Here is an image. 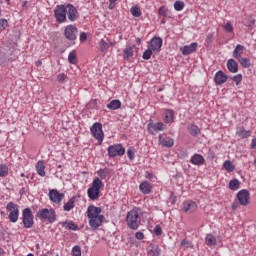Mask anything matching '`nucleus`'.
I'll list each match as a JSON object with an SVG mask.
<instances>
[{
  "label": "nucleus",
  "mask_w": 256,
  "mask_h": 256,
  "mask_svg": "<svg viewBox=\"0 0 256 256\" xmlns=\"http://www.w3.org/2000/svg\"><path fill=\"white\" fill-rule=\"evenodd\" d=\"M101 211V207H96L94 205H90L87 208V217L89 219V225L92 227V229H99V227L103 225L105 216L101 214Z\"/></svg>",
  "instance_id": "nucleus-1"
},
{
  "label": "nucleus",
  "mask_w": 256,
  "mask_h": 256,
  "mask_svg": "<svg viewBox=\"0 0 256 256\" xmlns=\"http://www.w3.org/2000/svg\"><path fill=\"white\" fill-rule=\"evenodd\" d=\"M142 215L143 212L139 208H133L127 213L126 224L129 227V229H133L134 231H136V229H139V225H141Z\"/></svg>",
  "instance_id": "nucleus-2"
},
{
  "label": "nucleus",
  "mask_w": 256,
  "mask_h": 256,
  "mask_svg": "<svg viewBox=\"0 0 256 256\" xmlns=\"http://www.w3.org/2000/svg\"><path fill=\"white\" fill-rule=\"evenodd\" d=\"M105 187V184L99 177H95L92 181L91 187L87 190L88 198L91 201H97L101 197V189Z\"/></svg>",
  "instance_id": "nucleus-3"
},
{
  "label": "nucleus",
  "mask_w": 256,
  "mask_h": 256,
  "mask_svg": "<svg viewBox=\"0 0 256 256\" xmlns=\"http://www.w3.org/2000/svg\"><path fill=\"white\" fill-rule=\"evenodd\" d=\"M36 217L40 219V221H48V223H55L57 221V212L53 208H43L39 210L36 214Z\"/></svg>",
  "instance_id": "nucleus-4"
},
{
  "label": "nucleus",
  "mask_w": 256,
  "mask_h": 256,
  "mask_svg": "<svg viewBox=\"0 0 256 256\" xmlns=\"http://www.w3.org/2000/svg\"><path fill=\"white\" fill-rule=\"evenodd\" d=\"M92 137L98 141L99 145L103 144V139H105V133H103V124L95 122L90 128Z\"/></svg>",
  "instance_id": "nucleus-5"
},
{
  "label": "nucleus",
  "mask_w": 256,
  "mask_h": 256,
  "mask_svg": "<svg viewBox=\"0 0 256 256\" xmlns=\"http://www.w3.org/2000/svg\"><path fill=\"white\" fill-rule=\"evenodd\" d=\"M22 223L25 229H31L35 225L33 211L30 208H25L22 211Z\"/></svg>",
  "instance_id": "nucleus-6"
},
{
  "label": "nucleus",
  "mask_w": 256,
  "mask_h": 256,
  "mask_svg": "<svg viewBox=\"0 0 256 256\" xmlns=\"http://www.w3.org/2000/svg\"><path fill=\"white\" fill-rule=\"evenodd\" d=\"M6 209L9 211L8 219H10V222L17 223L19 221V205L15 202H9Z\"/></svg>",
  "instance_id": "nucleus-7"
},
{
  "label": "nucleus",
  "mask_w": 256,
  "mask_h": 256,
  "mask_svg": "<svg viewBox=\"0 0 256 256\" xmlns=\"http://www.w3.org/2000/svg\"><path fill=\"white\" fill-rule=\"evenodd\" d=\"M108 157H123L125 155V147L122 144L110 145L107 149Z\"/></svg>",
  "instance_id": "nucleus-8"
},
{
  "label": "nucleus",
  "mask_w": 256,
  "mask_h": 256,
  "mask_svg": "<svg viewBox=\"0 0 256 256\" xmlns=\"http://www.w3.org/2000/svg\"><path fill=\"white\" fill-rule=\"evenodd\" d=\"M54 16L58 23H65L67 21V8L65 5H57L54 10Z\"/></svg>",
  "instance_id": "nucleus-9"
},
{
  "label": "nucleus",
  "mask_w": 256,
  "mask_h": 256,
  "mask_svg": "<svg viewBox=\"0 0 256 256\" xmlns=\"http://www.w3.org/2000/svg\"><path fill=\"white\" fill-rule=\"evenodd\" d=\"M78 33L79 29L73 24L67 25L64 29V37L68 39V41H76Z\"/></svg>",
  "instance_id": "nucleus-10"
},
{
  "label": "nucleus",
  "mask_w": 256,
  "mask_h": 256,
  "mask_svg": "<svg viewBox=\"0 0 256 256\" xmlns=\"http://www.w3.org/2000/svg\"><path fill=\"white\" fill-rule=\"evenodd\" d=\"M48 197L55 205H61V201L65 199V194L59 192L57 189H51L49 190Z\"/></svg>",
  "instance_id": "nucleus-11"
},
{
  "label": "nucleus",
  "mask_w": 256,
  "mask_h": 256,
  "mask_svg": "<svg viewBox=\"0 0 256 256\" xmlns=\"http://www.w3.org/2000/svg\"><path fill=\"white\" fill-rule=\"evenodd\" d=\"M167 129V125H165L163 122H150L147 125V130L150 135H156L158 131H165Z\"/></svg>",
  "instance_id": "nucleus-12"
},
{
  "label": "nucleus",
  "mask_w": 256,
  "mask_h": 256,
  "mask_svg": "<svg viewBox=\"0 0 256 256\" xmlns=\"http://www.w3.org/2000/svg\"><path fill=\"white\" fill-rule=\"evenodd\" d=\"M66 15L71 22H75L77 19H79V12L72 4L66 5Z\"/></svg>",
  "instance_id": "nucleus-13"
},
{
  "label": "nucleus",
  "mask_w": 256,
  "mask_h": 256,
  "mask_svg": "<svg viewBox=\"0 0 256 256\" xmlns=\"http://www.w3.org/2000/svg\"><path fill=\"white\" fill-rule=\"evenodd\" d=\"M237 199H238V203H240V205H242L243 207H247V205L249 204V199H250L249 191H247L245 189L240 190L237 193Z\"/></svg>",
  "instance_id": "nucleus-14"
},
{
  "label": "nucleus",
  "mask_w": 256,
  "mask_h": 256,
  "mask_svg": "<svg viewBox=\"0 0 256 256\" xmlns=\"http://www.w3.org/2000/svg\"><path fill=\"white\" fill-rule=\"evenodd\" d=\"M148 47L153 50V53H159L163 47V39L157 36L153 37Z\"/></svg>",
  "instance_id": "nucleus-15"
},
{
  "label": "nucleus",
  "mask_w": 256,
  "mask_h": 256,
  "mask_svg": "<svg viewBox=\"0 0 256 256\" xmlns=\"http://www.w3.org/2000/svg\"><path fill=\"white\" fill-rule=\"evenodd\" d=\"M182 210L184 213H193L197 211V203L193 200L185 201L182 204Z\"/></svg>",
  "instance_id": "nucleus-16"
},
{
  "label": "nucleus",
  "mask_w": 256,
  "mask_h": 256,
  "mask_svg": "<svg viewBox=\"0 0 256 256\" xmlns=\"http://www.w3.org/2000/svg\"><path fill=\"white\" fill-rule=\"evenodd\" d=\"M198 45L199 44L197 42H193L190 45H185L184 47L180 48V51L182 55H191V53H195L197 51Z\"/></svg>",
  "instance_id": "nucleus-17"
},
{
  "label": "nucleus",
  "mask_w": 256,
  "mask_h": 256,
  "mask_svg": "<svg viewBox=\"0 0 256 256\" xmlns=\"http://www.w3.org/2000/svg\"><path fill=\"white\" fill-rule=\"evenodd\" d=\"M227 79H229V76L223 73V71L216 72L214 76V81L217 85H223V83H227Z\"/></svg>",
  "instance_id": "nucleus-18"
},
{
  "label": "nucleus",
  "mask_w": 256,
  "mask_h": 256,
  "mask_svg": "<svg viewBox=\"0 0 256 256\" xmlns=\"http://www.w3.org/2000/svg\"><path fill=\"white\" fill-rule=\"evenodd\" d=\"M159 145H161L162 147H173L175 145V140H173V138H163V136L160 134L159 135Z\"/></svg>",
  "instance_id": "nucleus-19"
},
{
  "label": "nucleus",
  "mask_w": 256,
  "mask_h": 256,
  "mask_svg": "<svg viewBox=\"0 0 256 256\" xmlns=\"http://www.w3.org/2000/svg\"><path fill=\"white\" fill-rule=\"evenodd\" d=\"M190 163H192V165H197L198 167H201V165L205 164V158L203 157V155L194 154L190 159Z\"/></svg>",
  "instance_id": "nucleus-20"
},
{
  "label": "nucleus",
  "mask_w": 256,
  "mask_h": 256,
  "mask_svg": "<svg viewBox=\"0 0 256 256\" xmlns=\"http://www.w3.org/2000/svg\"><path fill=\"white\" fill-rule=\"evenodd\" d=\"M135 45H126L125 49L123 50V59L129 61V59H133Z\"/></svg>",
  "instance_id": "nucleus-21"
},
{
  "label": "nucleus",
  "mask_w": 256,
  "mask_h": 256,
  "mask_svg": "<svg viewBox=\"0 0 256 256\" xmlns=\"http://www.w3.org/2000/svg\"><path fill=\"white\" fill-rule=\"evenodd\" d=\"M226 65L230 73H237L239 71V64L234 59H229Z\"/></svg>",
  "instance_id": "nucleus-22"
},
{
  "label": "nucleus",
  "mask_w": 256,
  "mask_h": 256,
  "mask_svg": "<svg viewBox=\"0 0 256 256\" xmlns=\"http://www.w3.org/2000/svg\"><path fill=\"white\" fill-rule=\"evenodd\" d=\"M175 121V112L171 109H166L164 113V122L173 123Z\"/></svg>",
  "instance_id": "nucleus-23"
},
{
  "label": "nucleus",
  "mask_w": 256,
  "mask_h": 256,
  "mask_svg": "<svg viewBox=\"0 0 256 256\" xmlns=\"http://www.w3.org/2000/svg\"><path fill=\"white\" fill-rule=\"evenodd\" d=\"M139 189H140L141 193H143L144 195H149V193H151V189H153V187H151V184L149 182L144 181V182L140 183Z\"/></svg>",
  "instance_id": "nucleus-24"
},
{
  "label": "nucleus",
  "mask_w": 256,
  "mask_h": 256,
  "mask_svg": "<svg viewBox=\"0 0 256 256\" xmlns=\"http://www.w3.org/2000/svg\"><path fill=\"white\" fill-rule=\"evenodd\" d=\"M251 133H252L251 130H245V128L243 127H238L236 130V135H238V137H241L242 139L249 138Z\"/></svg>",
  "instance_id": "nucleus-25"
},
{
  "label": "nucleus",
  "mask_w": 256,
  "mask_h": 256,
  "mask_svg": "<svg viewBox=\"0 0 256 256\" xmlns=\"http://www.w3.org/2000/svg\"><path fill=\"white\" fill-rule=\"evenodd\" d=\"M243 51H245V46L238 44L234 51H233V57L234 59H241V56L243 55Z\"/></svg>",
  "instance_id": "nucleus-26"
},
{
  "label": "nucleus",
  "mask_w": 256,
  "mask_h": 256,
  "mask_svg": "<svg viewBox=\"0 0 256 256\" xmlns=\"http://www.w3.org/2000/svg\"><path fill=\"white\" fill-rule=\"evenodd\" d=\"M188 132L192 137H197V135H201V128L195 124H191L188 126Z\"/></svg>",
  "instance_id": "nucleus-27"
},
{
  "label": "nucleus",
  "mask_w": 256,
  "mask_h": 256,
  "mask_svg": "<svg viewBox=\"0 0 256 256\" xmlns=\"http://www.w3.org/2000/svg\"><path fill=\"white\" fill-rule=\"evenodd\" d=\"M36 171L40 177H45V162H43V160L38 161L36 165Z\"/></svg>",
  "instance_id": "nucleus-28"
},
{
  "label": "nucleus",
  "mask_w": 256,
  "mask_h": 256,
  "mask_svg": "<svg viewBox=\"0 0 256 256\" xmlns=\"http://www.w3.org/2000/svg\"><path fill=\"white\" fill-rule=\"evenodd\" d=\"M76 201H77V197L74 196L70 198V200L63 206L64 211H71L72 209H75Z\"/></svg>",
  "instance_id": "nucleus-29"
},
{
  "label": "nucleus",
  "mask_w": 256,
  "mask_h": 256,
  "mask_svg": "<svg viewBox=\"0 0 256 256\" xmlns=\"http://www.w3.org/2000/svg\"><path fill=\"white\" fill-rule=\"evenodd\" d=\"M107 109H110L111 111H117V109H121V101L112 100L109 104H107Z\"/></svg>",
  "instance_id": "nucleus-30"
},
{
  "label": "nucleus",
  "mask_w": 256,
  "mask_h": 256,
  "mask_svg": "<svg viewBox=\"0 0 256 256\" xmlns=\"http://www.w3.org/2000/svg\"><path fill=\"white\" fill-rule=\"evenodd\" d=\"M205 243L208 247H213V245H217V238L212 234H207L205 238Z\"/></svg>",
  "instance_id": "nucleus-31"
},
{
  "label": "nucleus",
  "mask_w": 256,
  "mask_h": 256,
  "mask_svg": "<svg viewBox=\"0 0 256 256\" xmlns=\"http://www.w3.org/2000/svg\"><path fill=\"white\" fill-rule=\"evenodd\" d=\"M149 256H161V248L157 245H152L151 249L148 251Z\"/></svg>",
  "instance_id": "nucleus-32"
},
{
  "label": "nucleus",
  "mask_w": 256,
  "mask_h": 256,
  "mask_svg": "<svg viewBox=\"0 0 256 256\" xmlns=\"http://www.w3.org/2000/svg\"><path fill=\"white\" fill-rule=\"evenodd\" d=\"M99 49L102 53L107 54L109 51V43H107L104 39H101L99 42Z\"/></svg>",
  "instance_id": "nucleus-33"
},
{
  "label": "nucleus",
  "mask_w": 256,
  "mask_h": 256,
  "mask_svg": "<svg viewBox=\"0 0 256 256\" xmlns=\"http://www.w3.org/2000/svg\"><path fill=\"white\" fill-rule=\"evenodd\" d=\"M238 61L244 69H249V67H251V60L249 58L240 57Z\"/></svg>",
  "instance_id": "nucleus-34"
},
{
  "label": "nucleus",
  "mask_w": 256,
  "mask_h": 256,
  "mask_svg": "<svg viewBox=\"0 0 256 256\" xmlns=\"http://www.w3.org/2000/svg\"><path fill=\"white\" fill-rule=\"evenodd\" d=\"M68 61L71 65H77V52L72 50L68 55Z\"/></svg>",
  "instance_id": "nucleus-35"
},
{
  "label": "nucleus",
  "mask_w": 256,
  "mask_h": 256,
  "mask_svg": "<svg viewBox=\"0 0 256 256\" xmlns=\"http://www.w3.org/2000/svg\"><path fill=\"white\" fill-rule=\"evenodd\" d=\"M223 167L225 168L226 171H228V173H233V171H235V165H233V163L230 160H226L223 163Z\"/></svg>",
  "instance_id": "nucleus-36"
},
{
  "label": "nucleus",
  "mask_w": 256,
  "mask_h": 256,
  "mask_svg": "<svg viewBox=\"0 0 256 256\" xmlns=\"http://www.w3.org/2000/svg\"><path fill=\"white\" fill-rule=\"evenodd\" d=\"M241 187V183L237 179H233L229 182V189L231 191H237Z\"/></svg>",
  "instance_id": "nucleus-37"
},
{
  "label": "nucleus",
  "mask_w": 256,
  "mask_h": 256,
  "mask_svg": "<svg viewBox=\"0 0 256 256\" xmlns=\"http://www.w3.org/2000/svg\"><path fill=\"white\" fill-rule=\"evenodd\" d=\"M193 247V243H191L189 240L183 239L181 241V249H193Z\"/></svg>",
  "instance_id": "nucleus-38"
},
{
  "label": "nucleus",
  "mask_w": 256,
  "mask_h": 256,
  "mask_svg": "<svg viewBox=\"0 0 256 256\" xmlns=\"http://www.w3.org/2000/svg\"><path fill=\"white\" fill-rule=\"evenodd\" d=\"M9 175V168L5 164L0 165V177H7Z\"/></svg>",
  "instance_id": "nucleus-39"
},
{
  "label": "nucleus",
  "mask_w": 256,
  "mask_h": 256,
  "mask_svg": "<svg viewBox=\"0 0 256 256\" xmlns=\"http://www.w3.org/2000/svg\"><path fill=\"white\" fill-rule=\"evenodd\" d=\"M222 27L226 33H233L234 31L233 23H231V21L224 23Z\"/></svg>",
  "instance_id": "nucleus-40"
},
{
  "label": "nucleus",
  "mask_w": 256,
  "mask_h": 256,
  "mask_svg": "<svg viewBox=\"0 0 256 256\" xmlns=\"http://www.w3.org/2000/svg\"><path fill=\"white\" fill-rule=\"evenodd\" d=\"M174 9H175V11H183V9H185V2H183L181 0H177L174 3Z\"/></svg>",
  "instance_id": "nucleus-41"
},
{
  "label": "nucleus",
  "mask_w": 256,
  "mask_h": 256,
  "mask_svg": "<svg viewBox=\"0 0 256 256\" xmlns=\"http://www.w3.org/2000/svg\"><path fill=\"white\" fill-rule=\"evenodd\" d=\"M153 53H154L153 50L148 46V49L143 52L142 57H143V59H145V61H149V59H151V55H153Z\"/></svg>",
  "instance_id": "nucleus-42"
},
{
  "label": "nucleus",
  "mask_w": 256,
  "mask_h": 256,
  "mask_svg": "<svg viewBox=\"0 0 256 256\" xmlns=\"http://www.w3.org/2000/svg\"><path fill=\"white\" fill-rule=\"evenodd\" d=\"M131 14L133 17H139L141 15V8L139 6H133L130 9Z\"/></svg>",
  "instance_id": "nucleus-43"
},
{
  "label": "nucleus",
  "mask_w": 256,
  "mask_h": 256,
  "mask_svg": "<svg viewBox=\"0 0 256 256\" xmlns=\"http://www.w3.org/2000/svg\"><path fill=\"white\" fill-rule=\"evenodd\" d=\"M66 229H70L71 231H77L79 229V226L75 224V222L70 221L65 224Z\"/></svg>",
  "instance_id": "nucleus-44"
},
{
  "label": "nucleus",
  "mask_w": 256,
  "mask_h": 256,
  "mask_svg": "<svg viewBox=\"0 0 256 256\" xmlns=\"http://www.w3.org/2000/svg\"><path fill=\"white\" fill-rule=\"evenodd\" d=\"M127 156L130 159V161H134L135 160V148L129 147L127 149Z\"/></svg>",
  "instance_id": "nucleus-45"
},
{
  "label": "nucleus",
  "mask_w": 256,
  "mask_h": 256,
  "mask_svg": "<svg viewBox=\"0 0 256 256\" xmlns=\"http://www.w3.org/2000/svg\"><path fill=\"white\" fill-rule=\"evenodd\" d=\"M168 13H169V9H167V7H165V6H161L158 9V15H161L162 17H167Z\"/></svg>",
  "instance_id": "nucleus-46"
},
{
  "label": "nucleus",
  "mask_w": 256,
  "mask_h": 256,
  "mask_svg": "<svg viewBox=\"0 0 256 256\" xmlns=\"http://www.w3.org/2000/svg\"><path fill=\"white\" fill-rule=\"evenodd\" d=\"M232 81H234V83L239 86V84L241 83V81H243V75L242 74H237L235 76H233Z\"/></svg>",
  "instance_id": "nucleus-47"
},
{
  "label": "nucleus",
  "mask_w": 256,
  "mask_h": 256,
  "mask_svg": "<svg viewBox=\"0 0 256 256\" xmlns=\"http://www.w3.org/2000/svg\"><path fill=\"white\" fill-rule=\"evenodd\" d=\"M72 255L73 256H81V247L80 246H74L72 248Z\"/></svg>",
  "instance_id": "nucleus-48"
},
{
  "label": "nucleus",
  "mask_w": 256,
  "mask_h": 256,
  "mask_svg": "<svg viewBox=\"0 0 256 256\" xmlns=\"http://www.w3.org/2000/svg\"><path fill=\"white\" fill-rule=\"evenodd\" d=\"M9 27V22L7 19H0V29L3 31Z\"/></svg>",
  "instance_id": "nucleus-49"
},
{
  "label": "nucleus",
  "mask_w": 256,
  "mask_h": 256,
  "mask_svg": "<svg viewBox=\"0 0 256 256\" xmlns=\"http://www.w3.org/2000/svg\"><path fill=\"white\" fill-rule=\"evenodd\" d=\"M97 175L100 177V179H106L107 178V170L100 169L97 171Z\"/></svg>",
  "instance_id": "nucleus-50"
},
{
  "label": "nucleus",
  "mask_w": 256,
  "mask_h": 256,
  "mask_svg": "<svg viewBox=\"0 0 256 256\" xmlns=\"http://www.w3.org/2000/svg\"><path fill=\"white\" fill-rule=\"evenodd\" d=\"M65 79H67V75H65V74H59L58 76H57V81L59 82V83H65Z\"/></svg>",
  "instance_id": "nucleus-51"
},
{
  "label": "nucleus",
  "mask_w": 256,
  "mask_h": 256,
  "mask_svg": "<svg viewBox=\"0 0 256 256\" xmlns=\"http://www.w3.org/2000/svg\"><path fill=\"white\" fill-rule=\"evenodd\" d=\"M135 237L136 239H138L139 241L145 239V234H143V232L139 231L135 233Z\"/></svg>",
  "instance_id": "nucleus-52"
},
{
  "label": "nucleus",
  "mask_w": 256,
  "mask_h": 256,
  "mask_svg": "<svg viewBox=\"0 0 256 256\" xmlns=\"http://www.w3.org/2000/svg\"><path fill=\"white\" fill-rule=\"evenodd\" d=\"M154 233H155V235H161L163 233L161 226H159V225L155 226Z\"/></svg>",
  "instance_id": "nucleus-53"
},
{
  "label": "nucleus",
  "mask_w": 256,
  "mask_h": 256,
  "mask_svg": "<svg viewBox=\"0 0 256 256\" xmlns=\"http://www.w3.org/2000/svg\"><path fill=\"white\" fill-rule=\"evenodd\" d=\"M85 41H87V33L81 32L80 33V42L85 43Z\"/></svg>",
  "instance_id": "nucleus-54"
},
{
  "label": "nucleus",
  "mask_w": 256,
  "mask_h": 256,
  "mask_svg": "<svg viewBox=\"0 0 256 256\" xmlns=\"http://www.w3.org/2000/svg\"><path fill=\"white\" fill-rule=\"evenodd\" d=\"M213 42V33H210L206 37V43H212Z\"/></svg>",
  "instance_id": "nucleus-55"
},
{
  "label": "nucleus",
  "mask_w": 256,
  "mask_h": 256,
  "mask_svg": "<svg viewBox=\"0 0 256 256\" xmlns=\"http://www.w3.org/2000/svg\"><path fill=\"white\" fill-rule=\"evenodd\" d=\"M239 207V202H233L232 203V209L233 211H237V208Z\"/></svg>",
  "instance_id": "nucleus-56"
},
{
  "label": "nucleus",
  "mask_w": 256,
  "mask_h": 256,
  "mask_svg": "<svg viewBox=\"0 0 256 256\" xmlns=\"http://www.w3.org/2000/svg\"><path fill=\"white\" fill-rule=\"evenodd\" d=\"M145 177H146V179H152V178H153V175H151V174L149 173V171H147V172L145 173Z\"/></svg>",
  "instance_id": "nucleus-57"
},
{
  "label": "nucleus",
  "mask_w": 256,
  "mask_h": 256,
  "mask_svg": "<svg viewBox=\"0 0 256 256\" xmlns=\"http://www.w3.org/2000/svg\"><path fill=\"white\" fill-rule=\"evenodd\" d=\"M109 9H115V2H109Z\"/></svg>",
  "instance_id": "nucleus-58"
},
{
  "label": "nucleus",
  "mask_w": 256,
  "mask_h": 256,
  "mask_svg": "<svg viewBox=\"0 0 256 256\" xmlns=\"http://www.w3.org/2000/svg\"><path fill=\"white\" fill-rule=\"evenodd\" d=\"M41 65H43V61L38 60V61L36 62V66H37V67H41Z\"/></svg>",
  "instance_id": "nucleus-59"
},
{
  "label": "nucleus",
  "mask_w": 256,
  "mask_h": 256,
  "mask_svg": "<svg viewBox=\"0 0 256 256\" xmlns=\"http://www.w3.org/2000/svg\"><path fill=\"white\" fill-rule=\"evenodd\" d=\"M5 255V250H3L2 248H0V256Z\"/></svg>",
  "instance_id": "nucleus-60"
},
{
  "label": "nucleus",
  "mask_w": 256,
  "mask_h": 256,
  "mask_svg": "<svg viewBox=\"0 0 256 256\" xmlns=\"http://www.w3.org/2000/svg\"><path fill=\"white\" fill-rule=\"evenodd\" d=\"M136 43H137L138 45H141V38H136Z\"/></svg>",
  "instance_id": "nucleus-61"
},
{
  "label": "nucleus",
  "mask_w": 256,
  "mask_h": 256,
  "mask_svg": "<svg viewBox=\"0 0 256 256\" xmlns=\"http://www.w3.org/2000/svg\"><path fill=\"white\" fill-rule=\"evenodd\" d=\"M109 3H117V0H108Z\"/></svg>",
  "instance_id": "nucleus-62"
},
{
  "label": "nucleus",
  "mask_w": 256,
  "mask_h": 256,
  "mask_svg": "<svg viewBox=\"0 0 256 256\" xmlns=\"http://www.w3.org/2000/svg\"><path fill=\"white\" fill-rule=\"evenodd\" d=\"M161 23H162L163 25H165V23H166L165 19H162Z\"/></svg>",
  "instance_id": "nucleus-63"
},
{
  "label": "nucleus",
  "mask_w": 256,
  "mask_h": 256,
  "mask_svg": "<svg viewBox=\"0 0 256 256\" xmlns=\"http://www.w3.org/2000/svg\"><path fill=\"white\" fill-rule=\"evenodd\" d=\"M42 256H48L47 254H42Z\"/></svg>",
  "instance_id": "nucleus-64"
}]
</instances>
